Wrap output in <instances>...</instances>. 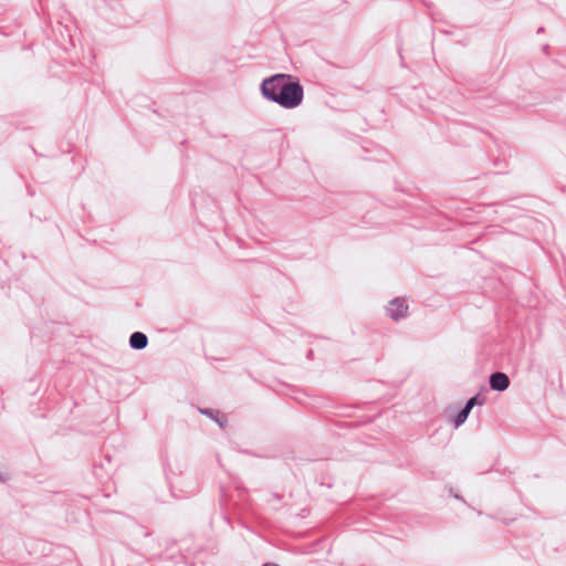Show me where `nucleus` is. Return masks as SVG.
Instances as JSON below:
<instances>
[{"label": "nucleus", "mask_w": 566, "mask_h": 566, "mask_svg": "<svg viewBox=\"0 0 566 566\" xmlns=\"http://www.w3.org/2000/svg\"><path fill=\"white\" fill-rule=\"evenodd\" d=\"M148 345V337L142 332H134L129 337V346L133 349L142 350Z\"/></svg>", "instance_id": "nucleus-4"}, {"label": "nucleus", "mask_w": 566, "mask_h": 566, "mask_svg": "<svg viewBox=\"0 0 566 566\" xmlns=\"http://www.w3.org/2000/svg\"><path fill=\"white\" fill-rule=\"evenodd\" d=\"M387 314L394 321L405 318L408 314V304L403 298L396 297L389 302Z\"/></svg>", "instance_id": "nucleus-2"}, {"label": "nucleus", "mask_w": 566, "mask_h": 566, "mask_svg": "<svg viewBox=\"0 0 566 566\" xmlns=\"http://www.w3.org/2000/svg\"><path fill=\"white\" fill-rule=\"evenodd\" d=\"M484 403V398L483 399H480V396L479 395H475L473 397H471L467 402H465V407L471 411L473 409V407L478 406V405H483Z\"/></svg>", "instance_id": "nucleus-7"}, {"label": "nucleus", "mask_w": 566, "mask_h": 566, "mask_svg": "<svg viewBox=\"0 0 566 566\" xmlns=\"http://www.w3.org/2000/svg\"><path fill=\"white\" fill-rule=\"evenodd\" d=\"M489 384L492 390L501 392L509 388L511 381L506 374L502 371H495L490 375Z\"/></svg>", "instance_id": "nucleus-3"}, {"label": "nucleus", "mask_w": 566, "mask_h": 566, "mask_svg": "<svg viewBox=\"0 0 566 566\" xmlns=\"http://www.w3.org/2000/svg\"><path fill=\"white\" fill-rule=\"evenodd\" d=\"M263 566H279V565H276V564H265Z\"/></svg>", "instance_id": "nucleus-8"}, {"label": "nucleus", "mask_w": 566, "mask_h": 566, "mask_svg": "<svg viewBox=\"0 0 566 566\" xmlns=\"http://www.w3.org/2000/svg\"><path fill=\"white\" fill-rule=\"evenodd\" d=\"M470 412L471 411L464 406L454 418V427L459 428L462 426L467 421Z\"/></svg>", "instance_id": "nucleus-6"}, {"label": "nucleus", "mask_w": 566, "mask_h": 566, "mask_svg": "<svg viewBox=\"0 0 566 566\" xmlns=\"http://www.w3.org/2000/svg\"><path fill=\"white\" fill-rule=\"evenodd\" d=\"M260 91L266 101L285 109L298 107L304 98V88L300 80L285 73L265 77L260 85Z\"/></svg>", "instance_id": "nucleus-1"}, {"label": "nucleus", "mask_w": 566, "mask_h": 566, "mask_svg": "<svg viewBox=\"0 0 566 566\" xmlns=\"http://www.w3.org/2000/svg\"><path fill=\"white\" fill-rule=\"evenodd\" d=\"M199 411L208 417H210L211 419L216 420V422L221 427L223 428L226 426V419L222 417L221 419L219 418V411L218 410H213V409H199Z\"/></svg>", "instance_id": "nucleus-5"}]
</instances>
